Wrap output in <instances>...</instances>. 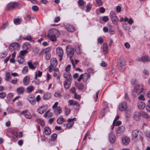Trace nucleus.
<instances>
[{"instance_id": "1", "label": "nucleus", "mask_w": 150, "mask_h": 150, "mask_svg": "<svg viewBox=\"0 0 150 150\" xmlns=\"http://www.w3.org/2000/svg\"><path fill=\"white\" fill-rule=\"evenodd\" d=\"M57 33V30L51 29L48 31L47 37L52 42L55 41L56 40V34Z\"/></svg>"}, {"instance_id": "2", "label": "nucleus", "mask_w": 150, "mask_h": 150, "mask_svg": "<svg viewBox=\"0 0 150 150\" xmlns=\"http://www.w3.org/2000/svg\"><path fill=\"white\" fill-rule=\"evenodd\" d=\"M144 90L143 87L142 85H137L136 86L132 91V95L136 96L140 94Z\"/></svg>"}, {"instance_id": "3", "label": "nucleus", "mask_w": 150, "mask_h": 150, "mask_svg": "<svg viewBox=\"0 0 150 150\" xmlns=\"http://www.w3.org/2000/svg\"><path fill=\"white\" fill-rule=\"evenodd\" d=\"M142 133V132L137 129H134L132 132V139L139 138L141 140L143 139Z\"/></svg>"}, {"instance_id": "4", "label": "nucleus", "mask_w": 150, "mask_h": 150, "mask_svg": "<svg viewBox=\"0 0 150 150\" xmlns=\"http://www.w3.org/2000/svg\"><path fill=\"white\" fill-rule=\"evenodd\" d=\"M19 44L16 42H13L9 46V50L11 51L19 50Z\"/></svg>"}, {"instance_id": "5", "label": "nucleus", "mask_w": 150, "mask_h": 150, "mask_svg": "<svg viewBox=\"0 0 150 150\" xmlns=\"http://www.w3.org/2000/svg\"><path fill=\"white\" fill-rule=\"evenodd\" d=\"M66 52L67 56L69 57L71 60L74 54V48H69L67 47Z\"/></svg>"}, {"instance_id": "6", "label": "nucleus", "mask_w": 150, "mask_h": 150, "mask_svg": "<svg viewBox=\"0 0 150 150\" xmlns=\"http://www.w3.org/2000/svg\"><path fill=\"white\" fill-rule=\"evenodd\" d=\"M127 108V103L125 102H123L120 103L119 105L118 108L120 111H125Z\"/></svg>"}, {"instance_id": "7", "label": "nucleus", "mask_w": 150, "mask_h": 150, "mask_svg": "<svg viewBox=\"0 0 150 150\" xmlns=\"http://www.w3.org/2000/svg\"><path fill=\"white\" fill-rule=\"evenodd\" d=\"M27 99L29 103L32 105H34L36 103L35 96L33 95H30L27 97Z\"/></svg>"}, {"instance_id": "8", "label": "nucleus", "mask_w": 150, "mask_h": 150, "mask_svg": "<svg viewBox=\"0 0 150 150\" xmlns=\"http://www.w3.org/2000/svg\"><path fill=\"white\" fill-rule=\"evenodd\" d=\"M18 6V3L16 2H11L7 6V9L8 10H11Z\"/></svg>"}, {"instance_id": "9", "label": "nucleus", "mask_w": 150, "mask_h": 150, "mask_svg": "<svg viewBox=\"0 0 150 150\" xmlns=\"http://www.w3.org/2000/svg\"><path fill=\"white\" fill-rule=\"evenodd\" d=\"M28 110H25L22 111L20 113V115L25 114V117L28 119H30L32 118V116L29 112H28Z\"/></svg>"}, {"instance_id": "10", "label": "nucleus", "mask_w": 150, "mask_h": 150, "mask_svg": "<svg viewBox=\"0 0 150 150\" xmlns=\"http://www.w3.org/2000/svg\"><path fill=\"white\" fill-rule=\"evenodd\" d=\"M64 25L66 29L69 32H73L75 30L74 27L70 24H64Z\"/></svg>"}, {"instance_id": "11", "label": "nucleus", "mask_w": 150, "mask_h": 150, "mask_svg": "<svg viewBox=\"0 0 150 150\" xmlns=\"http://www.w3.org/2000/svg\"><path fill=\"white\" fill-rule=\"evenodd\" d=\"M109 139L111 143H114L116 140V137L114 133H110L109 134Z\"/></svg>"}, {"instance_id": "12", "label": "nucleus", "mask_w": 150, "mask_h": 150, "mask_svg": "<svg viewBox=\"0 0 150 150\" xmlns=\"http://www.w3.org/2000/svg\"><path fill=\"white\" fill-rule=\"evenodd\" d=\"M50 66L52 68L55 67L57 65V61L55 58H53L50 60Z\"/></svg>"}, {"instance_id": "13", "label": "nucleus", "mask_w": 150, "mask_h": 150, "mask_svg": "<svg viewBox=\"0 0 150 150\" xmlns=\"http://www.w3.org/2000/svg\"><path fill=\"white\" fill-rule=\"evenodd\" d=\"M28 65L29 68L31 69H34L38 65V63L37 62H35L32 64V62H28L27 63Z\"/></svg>"}, {"instance_id": "14", "label": "nucleus", "mask_w": 150, "mask_h": 150, "mask_svg": "<svg viewBox=\"0 0 150 150\" xmlns=\"http://www.w3.org/2000/svg\"><path fill=\"white\" fill-rule=\"evenodd\" d=\"M125 128L124 126H122L118 127L117 130V133L120 135L123 134L125 131Z\"/></svg>"}, {"instance_id": "15", "label": "nucleus", "mask_w": 150, "mask_h": 150, "mask_svg": "<svg viewBox=\"0 0 150 150\" xmlns=\"http://www.w3.org/2000/svg\"><path fill=\"white\" fill-rule=\"evenodd\" d=\"M64 77L66 79V81H71L72 80V76L69 72H66L64 74Z\"/></svg>"}, {"instance_id": "16", "label": "nucleus", "mask_w": 150, "mask_h": 150, "mask_svg": "<svg viewBox=\"0 0 150 150\" xmlns=\"http://www.w3.org/2000/svg\"><path fill=\"white\" fill-rule=\"evenodd\" d=\"M122 141L123 144L126 145L129 144L130 141V139L126 136H124L122 139Z\"/></svg>"}, {"instance_id": "17", "label": "nucleus", "mask_w": 150, "mask_h": 150, "mask_svg": "<svg viewBox=\"0 0 150 150\" xmlns=\"http://www.w3.org/2000/svg\"><path fill=\"white\" fill-rule=\"evenodd\" d=\"M47 109L44 106H41L37 109L38 112L40 114L43 113L47 110Z\"/></svg>"}, {"instance_id": "18", "label": "nucleus", "mask_w": 150, "mask_h": 150, "mask_svg": "<svg viewBox=\"0 0 150 150\" xmlns=\"http://www.w3.org/2000/svg\"><path fill=\"white\" fill-rule=\"evenodd\" d=\"M56 54L58 56L63 55V50L61 47H57L56 49Z\"/></svg>"}, {"instance_id": "19", "label": "nucleus", "mask_w": 150, "mask_h": 150, "mask_svg": "<svg viewBox=\"0 0 150 150\" xmlns=\"http://www.w3.org/2000/svg\"><path fill=\"white\" fill-rule=\"evenodd\" d=\"M62 112V108L60 106L57 107L54 111V113L57 115H59Z\"/></svg>"}, {"instance_id": "20", "label": "nucleus", "mask_w": 150, "mask_h": 150, "mask_svg": "<svg viewBox=\"0 0 150 150\" xmlns=\"http://www.w3.org/2000/svg\"><path fill=\"white\" fill-rule=\"evenodd\" d=\"M30 81V78L29 76H25L23 79V82L25 85H28Z\"/></svg>"}, {"instance_id": "21", "label": "nucleus", "mask_w": 150, "mask_h": 150, "mask_svg": "<svg viewBox=\"0 0 150 150\" xmlns=\"http://www.w3.org/2000/svg\"><path fill=\"white\" fill-rule=\"evenodd\" d=\"M25 91L24 88L22 86L17 88L16 89V91L18 94H23Z\"/></svg>"}, {"instance_id": "22", "label": "nucleus", "mask_w": 150, "mask_h": 150, "mask_svg": "<svg viewBox=\"0 0 150 150\" xmlns=\"http://www.w3.org/2000/svg\"><path fill=\"white\" fill-rule=\"evenodd\" d=\"M103 51L105 54H107L108 52V46L107 43L105 42L103 45Z\"/></svg>"}, {"instance_id": "23", "label": "nucleus", "mask_w": 150, "mask_h": 150, "mask_svg": "<svg viewBox=\"0 0 150 150\" xmlns=\"http://www.w3.org/2000/svg\"><path fill=\"white\" fill-rule=\"evenodd\" d=\"M140 114L138 112H135L133 118L136 121H138L140 119Z\"/></svg>"}, {"instance_id": "24", "label": "nucleus", "mask_w": 150, "mask_h": 150, "mask_svg": "<svg viewBox=\"0 0 150 150\" xmlns=\"http://www.w3.org/2000/svg\"><path fill=\"white\" fill-rule=\"evenodd\" d=\"M137 106L139 108L142 109L145 108V105L144 102L139 101L137 103Z\"/></svg>"}, {"instance_id": "25", "label": "nucleus", "mask_w": 150, "mask_h": 150, "mask_svg": "<svg viewBox=\"0 0 150 150\" xmlns=\"http://www.w3.org/2000/svg\"><path fill=\"white\" fill-rule=\"evenodd\" d=\"M64 81V86L66 89H68L71 86V81Z\"/></svg>"}, {"instance_id": "26", "label": "nucleus", "mask_w": 150, "mask_h": 150, "mask_svg": "<svg viewBox=\"0 0 150 150\" xmlns=\"http://www.w3.org/2000/svg\"><path fill=\"white\" fill-rule=\"evenodd\" d=\"M51 97V94L49 93H45L42 96V98L44 100H47L50 99Z\"/></svg>"}, {"instance_id": "27", "label": "nucleus", "mask_w": 150, "mask_h": 150, "mask_svg": "<svg viewBox=\"0 0 150 150\" xmlns=\"http://www.w3.org/2000/svg\"><path fill=\"white\" fill-rule=\"evenodd\" d=\"M90 76V75L88 73H85L83 75V81L84 82H86Z\"/></svg>"}, {"instance_id": "28", "label": "nucleus", "mask_w": 150, "mask_h": 150, "mask_svg": "<svg viewBox=\"0 0 150 150\" xmlns=\"http://www.w3.org/2000/svg\"><path fill=\"white\" fill-rule=\"evenodd\" d=\"M34 88L32 85H30L26 88V91L28 93H30L33 91Z\"/></svg>"}, {"instance_id": "29", "label": "nucleus", "mask_w": 150, "mask_h": 150, "mask_svg": "<svg viewBox=\"0 0 150 150\" xmlns=\"http://www.w3.org/2000/svg\"><path fill=\"white\" fill-rule=\"evenodd\" d=\"M64 122V119L62 116L59 118L57 120V122L59 124H61Z\"/></svg>"}, {"instance_id": "30", "label": "nucleus", "mask_w": 150, "mask_h": 150, "mask_svg": "<svg viewBox=\"0 0 150 150\" xmlns=\"http://www.w3.org/2000/svg\"><path fill=\"white\" fill-rule=\"evenodd\" d=\"M17 61L20 64H22L24 61V58L21 56H19L17 58Z\"/></svg>"}, {"instance_id": "31", "label": "nucleus", "mask_w": 150, "mask_h": 150, "mask_svg": "<svg viewBox=\"0 0 150 150\" xmlns=\"http://www.w3.org/2000/svg\"><path fill=\"white\" fill-rule=\"evenodd\" d=\"M45 134L47 135H49L51 134V130L50 129L47 127H46L44 128Z\"/></svg>"}, {"instance_id": "32", "label": "nucleus", "mask_w": 150, "mask_h": 150, "mask_svg": "<svg viewBox=\"0 0 150 150\" xmlns=\"http://www.w3.org/2000/svg\"><path fill=\"white\" fill-rule=\"evenodd\" d=\"M28 52V51L26 50H24L20 51L19 56L21 57H23Z\"/></svg>"}, {"instance_id": "33", "label": "nucleus", "mask_w": 150, "mask_h": 150, "mask_svg": "<svg viewBox=\"0 0 150 150\" xmlns=\"http://www.w3.org/2000/svg\"><path fill=\"white\" fill-rule=\"evenodd\" d=\"M23 48L25 49H28L30 47V44L28 42H26L23 45Z\"/></svg>"}, {"instance_id": "34", "label": "nucleus", "mask_w": 150, "mask_h": 150, "mask_svg": "<svg viewBox=\"0 0 150 150\" xmlns=\"http://www.w3.org/2000/svg\"><path fill=\"white\" fill-rule=\"evenodd\" d=\"M120 21H123L125 23L127 22L128 23L130 24H132L134 22L133 19H120Z\"/></svg>"}, {"instance_id": "35", "label": "nucleus", "mask_w": 150, "mask_h": 150, "mask_svg": "<svg viewBox=\"0 0 150 150\" xmlns=\"http://www.w3.org/2000/svg\"><path fill=\"white\" fill-rule=\"evenodd\" d=\"M68 123L67 124V127L68 128H70L72 127L74 123V122L69 120V119L68 120Z\"/></svg>"}, {"instance_id": "36", "label": "nucleus", "mask_w": 150, "mask_h": 150, "mask_svg": "<svg viewBox=\"0 0 150 150\" xmlns=\"http://www.w3.org/2000/svg\"><path fill=\"white\" fill-rule=\"evenodd\" d=\"M76 86L80 90H81L83 89L84 88L83 85L81 83H77L76 84Z\"/></svg>"}, {"instance_id": "37", "label": "nucleus", "mask_w": 150, "mask_h": 150, "mask_svg": "<svg viewBox=\"0 0 150 150\" xmlns=\"http://www.w3.org/2000/svg\"><path fill=\"white\" fill-rule=\"evenodd\" d=\"M68 103L70 105H77V102L74 100H70L69 101Z\"/></svg>"}, {"instance_id": "38", "label": "nucleus", "mask_w": 150, "mask_h": 150, "mask_svg": "<svg viewBox=\"0 0 150 150\" xmlns=\"http://www.w3.org/2000/svg\"><path fill=\"white\" fill-rule=\"evenodd\" d=\"M110 15L111 18H114L116 19V18H118L116 15L115 13L113 11H111L110 13Z\"/></svg>"}, {"instance_id": "39", "label": "nucleus", "mask_w": 150, "mask_h": 150, "mask_svg": "<svg viewBox=\"0 0 150 150\" xmlns=\"http://www.w3.org/2000/svg\"><path fill=\"white\" fill-rule=\"evenodd\" d=\"M11 76L10 73L7 72L6 74V78L5 79L7 81H9L11 79Z\"/></svg>"}, {"instance_id": "40", "label": "nucleus", "mask_w": 150, "mask_h": 150, "mask_svg": "<svg viewBox=\"0 0 150 150\" xmlns=\"http://www.w3.org/2000/svg\"><path fill=\"white\" fill-rule=\"evenodd\" d=\"M143 62H148L150 61V58L147 56L142 57Z\"/></svg>"}, {"instance_id": "41", "label": "nucleus", "mask_w": 150, "mask_h": 150, "mask_svg": "<svg viewBox=\"0 0 150 150\" xmlns=\"http://www.w3.org/2000/svg\"><path fill=\"white\" fill-rule=\"evenodd\" d=\"M11 132L14 136V138H16L18 137V134L16 131L12 130L11 131Z\"/></svg>"}, {"instance_id": "42", "label": "nucleus", "mask_w": 150, "mask_h": 150, "mask_svg": "<svg viewBox=\"0 0 150 150\" xmlns=\"http://www.w3.org/2000/svg\"><path fill=\"white\" fill-rule=\"evenodd\" d=\"M141 115L144 117L146 118H149L150 117V116L146 113L144 112H142L141 113Z\"/></svg>"}, {"instance_id": "43", "label": "nucleus", "mask_w": 150, "mask_h": 150, "mask_svg": "<svg viewBox=\"0 0 150 150\" xmlns=\"http://www.w3.org/2000/svg\"><path fill=\"white\" fill-rule=\"evenodd\" d=\"M28 71V67L26 66L22 70L23 73L24 74H26L27 73Z\"/></svg>"}, {"instance_id": "44", "label": "nucleus", "mask_w": 150, "mask_h": 150, "mask_svg": "<svg viewBox=\"0 0 150 150\" xmlns=\"http://www.w3.org/2000/svg\"><path fill=\"white\" fill-rule=\"evenodd\" d=\"M92 8V6L90 4H87V6H86V12H88L90 11L91 9Z\"/></svg>"}, {"instance_id": "45", "label": "nucleus", "mask_w": 150, "mask_h": 150, "mask_svg": "<svg viewBox=\"0 0 150 150\" xmlns=\"http://www.w3.org/2000/svg\"><path fill=\"white\" fill-rule=\"evenodd\" d=\"M97 4L99 6H100L103 5V3L102 0H96Z\"/></svg>"}, {"instance_id": "46", "label": "nucleus", "mask_w": 150, "mask_h": 150, "mask_svg": "<svg viewBox=\"0 0 150 150\" xmlns=\"http://www.w3.org/2000/svg\"><path fill=\"white\" fill-rule=\"evenodd\" d=\"M8 25V23L6 22L5 23L3 24V25L1 26L0 29L1 30H3L5 29Z\"/></svg>"}, {"instance_id": "47", "label": "nucleus", "mask_w": 150, "mask_h": 150, "mask_svg": "<svg viewBox=\"0 0 150 150\" xmlns=\"http://www.w3.org/2000/svg\"><path fill=\"white\" fill-rule=\"evenodd\" d=\"M80 48L79 46H78L75 47V50L78 54H81Z\"/></svg>"}, {"instance_id": "48", "label": "nucleus", "mask_w": 150, "mask_h": 150, "mask_svg": "<svg viewBox=\"0 0 150 150\" xmlns=\"http://www.w3.org/2000/svg\"><path fill=\"white\" fill-rule=\"evenodd\" d=\"M21 22V19H14L13 22L16 25L19 24Z\"/></svg>"}, {"instance_id": "49", "label": "nucleus", "mask_w": 150, "mask_h": 150, "mask_svg": "<svg viewBox=\"0 0 150 150\" xmlns=\"http://www.w3.org/2000/svg\"><path fill=\"white\" fill-rule=\"evenodd\" d=\"M23 39L28 40H32V38L30 35H28L25 37L23 38Z\"/></svg>"}, {"instance_id": "50", "label": "nucleus", "mask_w": 150, "mask_h": 150, "mask_svg": "<svg viewBox=\"0 0 150 150\" xmlns=\"http://www.w3.org/2000/svg\"><path fill=\"white\" fill-rule=\"evenodd\" d=\"M37 73H36L35 75V84H39L40 82L37 79Z\"/></svg>"}, {"instance_id": "51", "label": "nucleus", "mask_w": 150, "mask_h": 150, "mask_svg": "<svg viewBox=\"0 0 150 150\" xmlns=\"http://www.w3.org/2000/svg\"><path fill=\"white\" fill-rule=\"evenodd\" d=\"M71 111L70 108H66L65 110V114L67 116L70 113Z\"/></svg>"}, {"instance_id": "52", "label": "nucleus", "mask_w": 150, "mask_h": 150, "mask_svg": "<svg viewBox=\"0 0 150 150\" xmlns=\"http://www.w3.org/2000/svg\"><path fill=\"white\" fill-rule=\"evenodd\" d=\"M57 134L54 133L51 136V139L53 140H55L57 138Z\"/></svg>"}, {"instance_id": "53", "label": "nucleus", "mask_w": 150, "mask_h": 150, "mask_svg": "<svg viewBox=\"0 0 150 150\" xmlns=\"http://www.w3.org/2000/svg\"><path fill=\"white\" fill-rule=\"evenodd\" d=\"M32 9L34 11H37L38 10V7L37 6H33L32 7Z\"/></svg>"}, {"instance_id": "54", "label": "nucleus", "mask_w": 150, "mask_h": 150, "mask_svg": "<svg viewBox=\"0 0 150 150\" xmlns=\"http://www.w3.org/2000/svg\"><path fill=\"white\" fill-rule=\"evenodd\" d=\"M138 99L139 100H144L145 99L144 97V96L143 95H141L138 97Z\"/></svg>"}, {"instance_id": "55", "label": "nucleus", "mask_w": 150, "mask_h": 150, "mask_svg": "<svg viewBox=\"0 0 150 150\" xmlns=\"http://www.w3.org/2000/svg\"><path fill=\"white\" fill-rule=\"evenodd\" d=\"M17 79L16 78H15L14 79L11 80L10 82L13 84H16L17 82Z\"/></svg>"}, {"instance_id": "56", "label": "nucleus", "mask_w": 150, "mask_h": 150, "mask_svg": "<svg viewBox=\"0 0 150 150\" xmlns=\"http://www.w3.org/2000/svg\"><path fill=\"white\" fill-rule=\"evenodd\" d=\"M51 48H47L44 50V52L45 54H48Z\"/></svg>"}, {"instance_id": "57", "label": "nucleus", "mask_w": 150, "mask_h": 150, "mask_svg": "<svg viewBox=\"0 0 150 150\" xmlns=\"http://www.w3.org/2000/svg\"><path fill=\"white\" fill-rule=\"evenodd\" d=\"M103 39L101 37H99L98 39V42L100 44H102L103 42Z\"/></svg>"}, {"instance_id": "58", "label": "nucleus", "mask_w": 150, "mask_h": 150, "mask_svg": "<svg viewBox=\"0 0 150 150\" xmlns=\"http://www.w3.org/2000/svg\"><path fill=\"white\" fill-rule=\"evenodd\" d=\"M38 120H40V123L41 126L42 127H44L45 125L44 121L43 120H41V119H38Z\"/></svg>"}, {"instance_id": "59", "label": "nucleus", "mask_w": 150, "mask_h": 150, "mask_svg": "<svg viewBox=\"0 0 150 150\" xmlns=\"http://www.w3.org/2000/svg\"><path fill=\"white\" fill-rule=\"evenodd\" d=\"M6 94L4 92L0 93V98H3L6 96Z\"/></svg>"}, {"instance_id": "60", "label": "nucleus", "mask_w": 150, "mask_h": 150, "mask_svg": "<svg viewBox=\"0 0 150 150\" xmlns=\"http://www.w3.org/2000/svg\"><path fill=\"white\" fill-rule=\"evenodd\" d=\"M71 66L70 65H68L65 68V70L66 72L69 71L70 70Z\"/></svg>"}, {"instance_id": "61", "label": "nucleus", "mask_w": 150, "mask_h": 150, "mask_svg": "<svg viewBox=\"0 0 150 150\" xmlns=\"http://www.w3.org/2000/svg\"><path fill=\"white\" fill-rule=\"evenodd\" d=\"M145 134L147 137L150 138V131H146Z\"/></svg>"}, {"instance_id": "62", "label": "nucleus", "mask_w": 150, "mask_h": 150, "mask_svg": "<svg viewBox=\"0 0 150 150\" xmlns=\"http://www.w3.org/2000/svg\"><path fill=\"white\" fill-rule=\"evenodd\" d=\"M99 11L101 13H103L105 11V9L103 7H102L100 8Z\"/></svg>"}, {"instance_id": "63", "label": "nucleus", "mask_w": 150, "mask_h": 150, "mask_svg": "<svg viewBox=\"0 0 150 150\" xmlns=\"http://www.w3.org/2000/svg\"><path fill=\"white\" fill-rule=\"evenodd\" d=\"M131 82L132 84H136L137 82V81L136 79H132Z\"/></svg>"}, {"instance_id": "64", "label": "nucleus", "mask_w": 150, "mask_h": 150, "mask_svg": "<svg viewBox=\"0 0 150 150\" xmlns=\"http://www.w3.org/2000/svg\"><path fill=\"white\" fill-rule=\"evenodd\" d=\"M6 52H5L4 53H2V54L1 55L0 57L1 58H4L6 56Z\"/></svg>"}]
</instances>
